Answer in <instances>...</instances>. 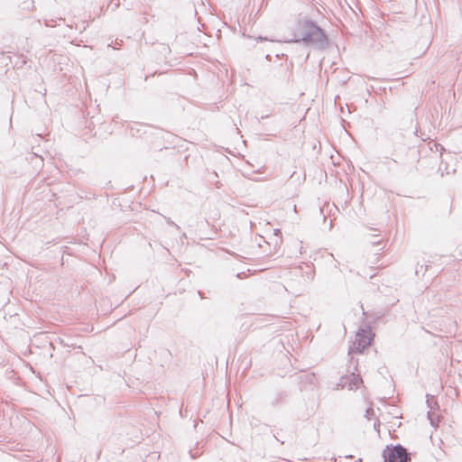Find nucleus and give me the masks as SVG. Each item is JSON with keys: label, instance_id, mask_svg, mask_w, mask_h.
Instances as JSON below:
<instances>
[{"label": "nucleus", "instance_id": "f03ea898", "mask_svg": "<svg viewBox=\"0 0 462 462\" xmlns=\"http://www.w3.org/2000/svg\"><path fill=\"white\" fill-rule=\"evenodd\" d=\"M372 339L373 333L370 328L359 329L349 352L362 353L365 347L370 346Z\"/></svg>", "mask_w": 462, "mask_h": 462}, {"label": "nucleus", "instance_id": "20e7f679", "mask_svg": "<svg viewBox=\"0 0 462 462\" xmlns=\"http://www.w3.org/2000/svg\"><path fill=\"white\" fill-rule=\"evenodd\" d=\"M363 383L362 378L358 374H351V383L349 384L350 389H357Z\"/></svg>", "mask_w": 462, "mask_h": 462}, {"label": "nucleus", "instance_id": "f257e3e1", "mask_svg": "<svg viewBox=\"0 0 462 462\" xmlns=\"http://www.w3.org/2000/svg\"><path fill=\"white\" fill-rule=\"evenodd\" d=\"M294 37L296 42L303 41L307 43H323L325 42L323 32L314 23L308 21L298 23Z\"/></svg>", "mask_w": 462, "mask_h": 462}, {"label": "nucleus", "instance_id": "7ed1b4c3", "mask_svg": "<svg viewBox=\"0 0 462 462\" xmlns=\"http://www.w3.org/2000/svg\"><path fill=\"white\" fill-rule=\"evenodd\" d=\"M383 455L385 462H407L408 460L406 449L401 446L387 447Z\"/></svg>", "mask_w": 462, "mask_h": 462}]
</instances>
